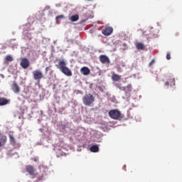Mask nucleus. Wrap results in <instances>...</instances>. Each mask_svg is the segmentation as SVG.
Returning <instances> with one entry per match:
<instances>
[{"instance_id":"nucleus-1","label":"nucleus","mask_w":182,"mask_h":182,"mask_svg":"<svg viewBox=\"0 0 182 182\" xmlns=\"http://www.w3.org/2000/svg\"><path fill=\"white\" fill-rule=\"evenodd\" d=\"M82 102L85 106H91V105L95 103V96L92 94H86L82 97Z\"/></svg>"},{"instance_id":"nucleus-2","label":"nucleus","mask_w":182,"mask_h":182,"mask_svg":"<svg viewBox=\"0 0 182 182\" xmlns=\"http://www.w3.org/2000/svg\"><path fill=\"white\" fill-rule=\"evenodd\" d=\"M109 116L114 120H119L123 119V115L118 109H112L109 112Z\"/></svg>"},{"instance_id":"nucleus-3","label":"nucleus","mask_w":182,"mask_h":182,"mask_svg":"<svg viewBox=\"0 0 182 182\" xmlns=\"http://www.w3.org/2000/svg\"><path fill=\"white\" fill-rule=\"evenodd\" d=\"M33 76L34 80H41L43 77V73L41 70H36L33 72Z\"/></svg>"},{"instance_id":"nucleus-4","label":"nucleus","mask_w":182,"mask_h":182,"mask_svg":"<svg viewBox=\"0 0 182 182\" xmlns=\"http://www.w3.org/2000/svg\"><path fill=\"white\" fill-rule=\"evenodd\" d=\"M20 65L21 68H23V69H28V68H29V65H31V63L29 62V60H28V58H24L21 59Z\"/></svg>"},{"instance_id":"nucleus-5","label":"nucleus","mask_w":182,"mask_h":182,"mask_svg":"<svg viewBox=\"0 0 182 182\" xmlns=\"http://www.w3.org/2000/svg\"><path fill=\"white\" fill-rule=\"evenodd\" d=\"M11 90L14 92V93L16 94H18L21 92V87H19L16 81L13 82V84L11 85Z\"/></svg>"},{"instance_id":"nucleus-6","label":"nucleus","mask_w":182,"mask_h":182,"mask_svg":"<svg viewBox=\"0 0 182 182\" xmlns=\"http://www.w3.org/2000/svg\"><path fill=\"white\" fill-rule=\"evenodd\" d=\"M102 35H105V36H109V35H112L113 33V28L107 26L104 30L102 31Z\"/></svg>"},{"instance_id":"nucleus-7","label":"nucleus","mask_w":182,"mask_h":182,"mask_svg":"<svg viewBox=\"0 0 182 182\" xmlns=\"http://www.w3.org/2000/svg\"><path fill=\"white\" fill-rule=\"evenodd\" d=\"M165 86H176V80L174 79V77H168L167 79V82L165 83Z\"/></svg>"},{"instance_id":"nucleus-8","label":"nucleus","mask_w":182,"mask_h":182,"mask_svg":"<svg viewBox=\"0 0 182 182\" xmlns=\"http://www.w3.org/2000/svg\"><path fill=\"white\" fill-rule=\"evenodd\" d=\"M26 170L30 176H35V171H36V170L32 165H27L26 166Z\"/></svg>"},{"instance_id":"nucleus-9","label":"nucleus","mask_w":182,"mask_h":182,"mask_svg":"<svg viewBox=\"0 0 182 182\" xmlns=\"http://www.w3.org/2000/svg\"><path fill=\"white\" fill-rule=\"evenodd\" d=\"M120 89L121 90L125 92V93H130L133 89V86L132 85V84H128L125 87H120Z\"/></svg>"},{"instance_id":"nucleus-10","label":"nucleus","mask_w":182,"mask_h":182,"mask_svg":"<svg viewBox=\"0 0 182 182\" xmlns=\"http://www.w3.org/2000/svg\"><path fill=\"white\" fill-rule=\"evenodd\" d=\"M100 60L101 63H110V59H109V57H107L105 55H102L100 56Z\"/></svg>"},{"instance_id":"nucleus-11","label":"nucleus","mask_w":182,"mask_h":182,"mask_svg":"<svg viewBox=\"0 0 182 182\" xmlns=\"http://www.w3.org/2000/svg\"><path fill=\"white\" fill-rule=\"evenodd\" d=\"M80 72L82 75H84L85 76H87V75H90V69L87 67H82L80 69Z\"/></svg>"},{"instance_id":"nucleus-12","label":"nucleus","mask_w":182,"mask_h":182,"mask_svg":"<svg viewBox=\"0 0 182 182\" xmlns=\"http://www.w3.org/2000/svg\"><path fill=\"white\" fill-rule=\"evenodd\" d=\"M11 100L6 97H0V106H6V105L9 104Z\"/></svg>"},{"instance_id":"nucleus-13","label":"nucleus","mask_w":182,"mask_h":182,"mask_svg":"<svg viewBox=\"0 0 182 182\" xmlns=\"http://www.w3.org/2000/svg\"><path fill=\"white\" fill-rule=\"evenodd\" d=\"M7 138L6 136L3 135L0 138V147H4L6 144Z\"/></svg>"},{"instance_id":"nucleus-14","label":"nucleus","mask_w":182,"mask_h":182,"mask_svg":"<svg viewBox=\"0 0 182 182\" xmlns=\"http://www.w3.org/2000/svg\"><path fill=\"white\" fill-rule=\"evenodd\" d=\"M61 72L65 75V76H72V71L69 69V68L65 67L61 70Z\"/></svg>"},{"instance_id":"nucleus-15","label":"nucleus","mask_w":182,"mask_h":182,"mask_svg":"<svg viewBox=\"0 0 182 182\" xmlns=\"http://www.w3.org/2000/svg\"><path fill=\"white\" fill-rule=\"evenodd\" d=\"M57 68L60 69V70H63L66 68V63L65 60H61L58 63V65H57Z\"/></svg>"},{"instance_id":"nucleus-16","label":"nucleus","mask_w":182,"mask_h":182,"mask_svg":"<svg viewBox=\"0 0 182 182\" xmlns=\"http://www.w3.org/2000/svg\"><path fill=\"white\" fill-rule=\"evenodd\" d=\"M136 48L138 50H144L146 46L143 44V43H136Z\"/></svg>"},{"instance_id":"nucleus-17","label":"nucleus","mask_w":182,"mask_h":182,"mask_svg":"<svg viewBox=\"0 0 182 182\" xmlns=\"http://www.w3.org/2000/svg\"><path fill=\"white\" fill-rule=\"evenodd\" d=\"M112 79L113 82H119L122 79V75H119L117 74H113L112 75Z\"/></svg>"},{"instance_id":"nucleus-18","label":"nucleus","mask_w":182,"mask_h":182,"mask_svg":"<svg viewBox=\"0 0 182 182\" xmlns=\"http://www.w3.org/2000/svg\"><path fill=\"white\" fill-rule=\"evenodd\" d=\"M90 150L92 153H97L99 152V146L92 145V146H90Z\"/></svg>"},{"instance_id":"nucleus-19","label":"nucleus","mask_w":182,"mask_h":182,"mask_svg":"<svg viewBox=\"0 0 182 182\" xmlns=\"http://www.w3.org/2000/svg\"><path fill=\"white\" fill-rule=\"evenodd\" d=\"M41 173H46V171H48V167L43 166V165H41L38 167Z\"/></svg>"},{"instance_id":"nucleus-20","label":"nucleus","mask_w":182,"mask_h":182,"mask_svg":"<svg viewBox=\"0 0 182 182\" xmlns=\"http://www.w3.org/2000/svg\"><path fill=\"white\" fill-rule=\"evenodd\" d=\"M70 21H72V22H76L77 21H79V15L76 14V15L72 16L70 17Z\"/></svg>"},{"instance_id":"nucleus-21","label":"nucleus","mask_w":182,"mask_h":182,"mask_svg":"<svg viewBox=\"0 0 182 182\" xmlns=\"http://www.w3.org/2000/svg\"><path fill=\"white\" fill-rule=\"evenodd\" d=\"M9 139H10V143L11 144H15V143H16V141H15V138L14 137V136H12L11 134H9Z\"/></svg>"},{"instance_id":"nucleus-22","label":"nucleus","mask_w":182,"mask_h":182,"mask_svg":"<svg viewBox=\"0 0 182 182\" xmlns=\"http://www.w3.org/2000/svg\"><path fill=\"white\" fill-rule=\"evenodd\" d=\"M5 60L7 62H12V60H14V58H12V55H9L6 57Z\"/></svg>"},{"instance_id":"nucleus-23","label":"nucleus","mask_w":182,"mask_h":182,"mask_svg":"<svg viewBox=\"0 0 182 182\" xmlns=\"http://www.w3.org/2000/svg\"><path fill=\"white\" fill-rule=\"evenodd\" d=\"M63 18H65V16H64L63 15H60V16H57V17L55 18V20H56L57 21H60V19H63Z\"/></svg>"},{"instance_id":"nucleus-24","label":"nucleus","mask_w":182,"mask_h":182,"mask_svg":"<svg viewBox=\"0 0 182 182\" xmlns=\"http://www.w3.org/2000/svg\"><path fill=\"white\" fill-rule=\"evenodd\" d=\"M166 59L168 60H170V59H171V55H170V53H167V54H166Z\"/></svg>"},{"instance_id":"nucleus-25","label":"nucleus","mask_w":182,"mask_h":182,"mask_svg":"<svg viewBox=\"0 0 182 182\" xmlns=\"http://www.w3.org/2000/svg\"><path fill=\"white\" fill-rule=\"evenodd\" d=\"M154 62H156L154 59L151 60V61L149 64V68L154 65Z\"/></svg>"},{"instance_id":"nucleus-26","label":"nucleus","mask_w":182,"mask_h":182,"mask_svg":"<svg viewBox=\"0 0 182 182\" xmlns=\"http://www.w3.org/2000/svg\"><path fill=\"white\" fill-rule=\"evenodd\" d=\"M49 70H50V67H46V73H48V72H49Z\"/></svg>"},{"instance_id":"nucleus-27","label":"nucleus","mask_w":182,"mask_h":182,"mask_svg":"<svg viewBox=\"0 0 182 182\" xmlns=\"http://www.w3.org/2000/svg\"><path fill=\"white\" fill-rule=\"evenodd\" d=\"M31 160H33V161H35V162L38 161V159L36 158H33L31 159Z\"/></svg>"},{"instance_id":"nucleus-28","label":"nucleus","mask_w":182,"mask_h":182,"mask_svg":"<svg viewBox=\"0 0 182 182\" xmlns=\"http://www.w3.org/2000/svg\"><path fill=\"white\" fill-rule=\"evenodd\" d=\"M0 77H2V79H4V77H5V75H4V74H0Z\"/></svg>"}]
</instances>
